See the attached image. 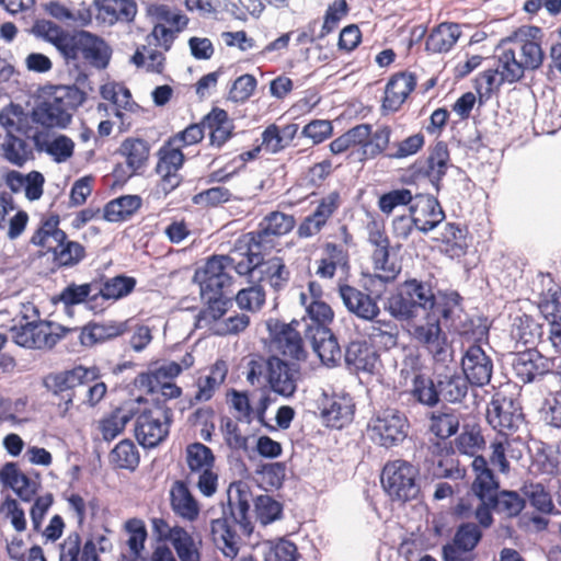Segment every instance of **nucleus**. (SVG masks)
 Listing matches in <instances>:
<instances>
[{"mask_svg":"<svg viewBox=\"0 0 561 561\" xmlns=\"http://www.w3.org/2000/svg\"><path fill=\"white\" fill-rule=\"evenodd\" d=\"M461 297L457 291L436 295L430 283L416 278L403 282L398 291L388 298L387 309L398 320H415L428 311H439L449 321L460 310Z\"/></svg>","mask_w":561,"mask_h":561,"instance_id":"1","label":"nucleus"},{"mask_svg":"<svg viewBox=\"0 0 561 561\" xmlns=\"http://www.w3.org/2000/svg\"><path fill=\"white\" fill-rule=\"evenodd\" d=\"M84 100V93L75 85L55 87L51 93L33 108V122L45 128L65 129Z\"/></svg>","mask_w":561,"mask_h":561,"instance_id":"2","label":"nucleus"},{"mask_svg":"<svg viewBox=\"0 0 561 561\" xmlns=\"http://www.w3.org/2000/svg\"><path fill=\"white\" fill-rule=\"evenodd\" d=\"M542 36L543 34L540 27L523 25L510 36L502 39L497 56L513 53L515 61L522 67V79L525 71L536 70L543 62L545 54L541 47Z\"/></svg>","mask_w":561,"mask_h":561,"instance_id":"3","label":"nucleus"},{"mask_svg":"<svg viewBox=\"0 0 561 561\" xmlns=\"http://www.w3.org/2000/svg\"><path fill=\"white\" fill-rule=\"evenodd\" d=\"M419 471L407 460L388 461L381 471V485L391 501L407 502L415 499L420 492Z\"/></svg>","mask_w":561,"mask_h":561,"instance_id":"4","label":"nucleus"},{"mask_svg":"<svg viewBox=\"0 0 561 561\" xmlns=\"http://www.w3.org/2000/svg\"><path fill=\"white\" fill-rule=\"evenodd\" d=\"M439 311H428L420 320H413L410 334L414 341L425 347L436 360H446L450 355L446 334L440 327Z\"/></svg>","mask_w":561,"mask_h":561,"instance_id":"5","label":"nucleus"},{"mask_svg":"<svg viewBox=\"0 0 561 561\" xmlns=\"http://www.w3.org/2000/svg\"><path fill=\"white\" fill-rule=\"evenodd\" d=\"M409 422L404 413L396 409H386L373 416L367 432L373 442L382 447H392L408 436Z\"/></svg>","mask_w":561,"mask_h":561,"instance_id":"6","label":"nucleus"},{"mask_svg":"<svg viewBox=\"0 0 561 561\" xmlns=\"http://www.w3.org/2000/svg\"><path fill=\"white\" fill-rule=\"evenodd\" d=\"M172 411L163 405L142 411L135 423V436L145 448H153L169 435L172 423Z\"/></svg>","mask_w":561,"mask_h":561,"instance_id":"7","label":"nucleus"},{"mask_svg":"<svg viewBox=\"0 0 561 561\" xmlns=\"http://www.w3.org/2000/svg\"><path fill=\"white\" fill-rule=\"evenodd\" d=\"M265 380L270 389L285 398L290 399L302 380L301 368L296 363H289L276 355L265 360Z\"/></svg>","mask_w":561,"mask_h":561,"instance_id":"8","label":"nucleus"},{"mask_svg":"<svg viewBox=\"0 0 561 561\" xmlns=\"http://www.w3.org/2000/svg\"><path fill=\"white\" fill-rule=\"evenodd\" d=\"M295 225L296 219L293 215L272 211L262 219L256 231L241 236V243L243 247H249L254 242L264 251L271 250L275 245V240L289 233Z\"/></svg>","mask_w":561,"mask_h":561,"instance_id":"9","label":"nucleus"},{"mask_svg":"<svg viewBox=\"0 0 561 561\" xmlns=\"http://www.w3.org/2000/svg\"><path fill=\"white\" fill-rule=\"evenodd\" d=\"M489 424L502 437H507L524 424V414L518 402L504 396H495L486 411Z\"/></svg>","mask_w":561,"mask_h":561,"instance_id":"10","label":"nucleus"},{"mask_svg":"<svg viewBox=\"0 0 561 561\" xmlns=\"http://www.w3.org/2000/svg\"><path fill=\"white\" fill-rule=\"evenodd\" d=\"M495 69L483 71L476 79V90L480 98H489L503 83H514L520 80L522 67L508 53L504 56H496Z\"/></svg>","mask_w":561,"mask_h":561,"instance_id":"11","label":"nucleus"},{"mask_svg":"<svg viewBox=\"0 0 561 561\" xmlns=\"http://www.w3.org/2000/svg\"><path fill=\"white\" fill-rule=\"evenodd\" d=\"M266 329L273 350L297 362H302L307 358L302 337L291 323H285L278 319H268L266 321Z\"/></svg>","mask_w":561,"mask_h":561,"instance_id":"12","label":"nucleus"},{"mask_svg":"<svg viewBox=\"0 0 561 561\" xmlns=\"http://www.w3.org/2000/svg\"><path fill=\"white\" fill-rule=\"evenodd\" d=\"M9 335L16 345L36 350L51 348L60 337L53 332L51 323L47 321L13 325L9 330Z\"/></svg>","mask_w":561,"mask_h":561,"instance_id":"13","label":"nucleus"},{"mask_svg":"<svg viewBox=\"0 0 561 561\" xmlns=\"http://www.w3.org/2000/svg\"><path fill=\"white\" fill-rule=\"evenodd\" d=\"M556 357H546L535 348H528L513 356L512 367L524 383L533 382L554 371Z\"/></svg>","mask_w":561,"mask_h":561,"instance_id":"14","label":"nucleus"},{"mask_svg":"<svg viewBox=\"0 0 561 561\" xmlns=\"http://www.w3.org/2000/svg\"><path fill=\"white\" fill-rule=\"evenodd\" d=\"M463 377L469 383L483 387L491 380L493 362L479 345H470L461 359Z\"/></svg>","mask_w":561,"mask_h":561,"instance_id":"15","label":"nucleus"},{"mask_svg":"<svg viewBox=\"0 0 561 561\" xmlns=\"http://www.w3.org/2000/svg\"><path fill=\"white\" fill-rule=\"evenodd\" d=\"M195 278L199 280L202 295H205V293H222L224 288L231 284L227 255L210 257L203 271L196 272Z\"/></svg>","mask_w":561,"mask_h":561,"instance_id":"16","label":"nucleus"},{"mask_svg":"<svg viewBox=\"0 0 561 561\" xmlns=\"http://www.w3.org/2000/svg\"><path fill=\"white\" fill-rule=\"evenodd\" d=\"M340 206L341 195L339 192L333 191L323 196L318 202L316 209L299 225L298 236L310 238L319 233Z\"/></svg>","mask_w":561,"mask_h":561,"instance_id":"17","label":"nucleus"},{"mask_svg":"<svg viewBox=\"0 0 561 561\" xmlns=\"http://www.w3.org/2000/svg\"><path fill=\"white\" fill-rule=\"evenodd\" d=\"M482 537L479 526L473 523L460 525L451 543L444 546L445 561H471L470 552L476 548Z\"/></svg>","mask_w":561,"mask_h":561,"instance_id":"18","label":"nucleus"},{"mask_svg":"<svg viewBox=\"0 0 561 561\" xmlns=\"http://www.w3.org/2000/svg\"><path fill=\"white\" fill-rule=\"evenodd\" d=\"M414 226L426 233L437 227L445 218V214L438 201L432 195L420 194L414 197L410 207Z\"/></svg>","mask_w":561,"mask_h":561,"instance_id":"19","label":"nucleus"},{"mask_svg":"<svg viewBox=\"0 0 561 561\" xmlns=\"http://www.w3.org/2000/svg\"><path fill=\"white\" fill-rule=\"evenodd\" d=\"M354 409L355 405L351 396L345 393L333 394L323 399L321 416L328 426L342 428L353 420Z\"/></svg>","mask_w":561,"mask_h":561,"instance_id":"20","label":"nucleus"},{"mask_svg":"<svg viewBox=\"0 0 561 561\" xmlns=\"http://www.w3.org/2000/svg\"><path fill=\"white\" fill-rule=\"evenodd\" d=\"M0 482L14 491L25 502H30L39 488L38 476L25 474L15 462H7L0 470Z\"/></svg>","mask_w":561,"mask_h":561,"instance_id":"21","label":"nucleus"},{"mask_svg":"<svg viewBox=\"0 0 561 561\" xmlns=\"http://www.w3.org/2000/svg\"><path fill=\"white\" fill-rule=\"evenodd\" d=\"M59 224L58 215L43 216L30 239V244L38 248L43 254L56 250L66 239V232L60 229Z\"/></svg>","mask_w":561,"mask_h":561,"instance_id":"22","label":"nucleus"},{"mask_svg":"<svg viewBox=\"0 0 561 561\" xmlns=\"http://www.w3.org/2000/svg\"><path fill=\"white\" fill-rule=\"evenodd\" d=\"M339 295L345 308L359 319L371 321L380 313L377 301L353 286L340 285Z\"/></svg>","mask_w":561,"mask_h":561,"instance_id":"23","label":"nucleus"},{"mask_svg":"<svg viewBox=\"0 0 561 561\" xmlns=\"http://www.w3.org/2000/svg\"><path fill=\"white\" fill-rule=\"evenodd\" d=\"M262 251L264 250L254 242L243 247L241 237L238 238L234 248L227 255L230 272L234 271L239 275L259 272L263 261Z\"/></svg>","mask_w":561,"mask_h":561,"instance_id":"24","label":"nucleus"},{"mask_svg":"<svg viewBox=\"0 0 561 561\" xmlns=\"http://www.w3.org/2000/svg\"><path fill=\"white\" fill-rule=\"evenodd\" d=\"M169 496L171 510L178 517L190 523L198 518L201 505L186 482L182 480L174 481L171 485Z\"/></svg>","mask_w":561,"mask_h":561,"instance_id":"25","label":"nucleus"},{"mask_svg":"<svg viewBox=\"0 0 561 561\" xmlns=\"http://www.w3.org/2000/svg\"><path fill=\"white\" fill-rule=\"evenodd\" d=\"M194 362L192 353H185L180 362H164L148 373L140 374L137 382L140 387L147 388L148 391L152 392L163 379L178 377L183 370L191 368Z\"/></svg>","mask_w":561,"mask_h":561,"instance_id":"26","label":"nucleus"},{"mask_svg":"<svg viewBox=\"0 0 561 561\" xmlns=\"http://www.w3.org/2000/svg\"><path fill=\"white\" fill-rule=\"evenodd\" d=\"M416 85V78L411 72L393 75L385 89L382 110L397 112Z\"/></svg>","mask_w":561,"mask_h":561,"instance_id":"27","label":"nucleus"},{"mask_svg":"<svg viewBox=\"0 0 561 561\" xmlns=\"http://www.w3.org/2000/svg\"><path fill=\"white\" fill-rule=\"evenodd\" d=\"M240 531L232 519L224 517L211 520L210 534L216 547L225 557L233 559L240 549Z\"/></svg>","mask_w":561,"mask_h":561,"instance_id":"28","label":"nucleus"},{"mask_svg":"<svg viewBox=\"0 0 561 561\" xmlns=\"http://www.w3.org/2000/svg\"><path fill=\"white\" fill-rule=\"evenodd\" d=\"M474 480L471 485L472 493L479 501H492L497 493L500 482L489 467L488 460L479 455L471 462Z\"/></svg>","mask_w":561,"mask_h":561,"instance_id":"29","label":"nucleus"},{"mask_svg":"<svg viewBox=\"0 0 561 561\" xmlns=\"http://www.w3.org/2000/svg\"><path fill=\"white\" fill-rule=\"evenodd\" d=\"M136 280L133 277L118 275L106 279L102 287L88 300L87 306L94 312L103 310V306H99L98 301L101 300H117L133 291Z\"/></svg>","mask_w":561,"mask_h":561,"instance_id":"30","label":"nucleus"},{"mask_svg":"<svg viewBox=\"0 0 561 561\" xmlns=\"http://www.w3.org/2000/svg\"><path fill=\"white\" fill-rule=\"evenodd\" d=\"M183 162L184 154L172 140L159 150L157 172L162 176L163 182L168 184L170 188H174L179 185L180 179L178 171L182 168Z\"/></svg>","mask_w":561,"mask_h":561,"instance_id":"31","label":"nucleus"},{"mask_svg":"<svg viewBox=\"0 0 561 561\" xmlns=\"http://www.w3.org/2000/svg\"><path fill=\"white\" fill-rule=\"evenodd\" d=\"M95 379V368L78 366L70 370L49 375L46 379V385L50 390L57 393L67 391L78 386L88 385Z\"/></svg>","mask_w":561,"mask_h":561,"instance_id":"32","label":"nucleus"},{"mask_svg":"<svg viewBox=\"0 0 561 561\" xmlns=\"http://www.w3.org/2000/svg\"><path fill=\"white\" fill-rule=\"evenodd\" d=\"M27 222V213L24 210H15V205L11 196H0V231L7 230V237L10 240H15L24 232Z\"/></svg>","mask_w":561,"mask_h":561,"instance_id":"33","label":"nucleus"},{"mask_svg":"<svg viewBox=\"0 0 561 561\" xmlns=\"http://www.w3.org/2000/svg\"><path fill=\"white\" fill-rule=\"evenodd\" d=\"M229 506L230 519L238 525L240 533L244 536L251 535L253 526L249 517L250 493L245 485L239 483L234 486V491L232 489L229 491Z\"/></svg>","mask_w":561,"mask_h":561,"instance_id":"34","label":"nucleus"},{"mask_svg":"<svg viewBox=\"0 0 561 561\" xmlns=\"http://www.w3.org/2000/svg\"><path fill=\"white\" fill-rule=\"evenodd\" d=\"M98 19L113 25L117 22H131L137 13L133 0H95Z\"/></svg>","mask_w":561,"mask_h":561,"instance_id":"35","label":"nucleus"},{"mask_svg":"<svg viewBox=\"0 0 561 561\" xmlns=\"http://www.w3.org/2000/svg\"><path fill=\"white\" fill-rule=\"evenodd\" d=\"M228 374V365L225 360H217L209 370V374L202 376L196 381L197 391L190 399V404L209 401L216 390L226 380Z\"/></svg>","mask_w":561,"mask_h":561,"instance_id":"36","label":"nucleus"},{"mask_svg":"<svg viewBox=\"0 0 561 561\" xmlns=\"http://www.w3.org/2000/svg\"><path fill=\"white\" fill-rule=\"evenodd\" d=\"M345 363L355 371L374 373L378 365V355L366 342L355 341L345 351Z\"/></svg>","mask_w":561,"mask_h":561,"instance_id":"37","label":"nucleus"},{"mask_svg":"<svg viewBox=\"0 0 561 561\" xmlns=\"http://www.w3.org/2000/svg\"><path fill=\"white\" fill-rule=\"evenodd\" d=\"M129 322L130 320L88 324L80 333V342L84 346H93L99 342L119 336L129 330Z\"/></svg>","mask_w":561,"mask_h":561,"instance_id":"38","label":"nucleus"},{"mask_svg":"<svg viewBox=\"0 0 561 561\" xmlns=\"http://www.w3.org/2000/svg\"><path fill=\"white\" fill-rule=\"evenodd\" d=\"M0 156L15 167H23L33 159V148L27 140L13 134L0 137Z\"/></svg>","mask_w":561,"mask_h":561,"instance_id":"39","label":"nucleus"},{"mask_svg":"<svg viewBox=\"0 0 561 561\" xmlns=\"http://www.w3.org/2000/svg\"><path fill=\"white\" fill-rule=\"evenodd\" d=\"M460 27L456 23H440L426 38V50L440 54L450 50L460 37Z\"/></svg>","mask_w":561,"mask_h":561,"instance_id":"40","label":"nucleus"},{"mask_svg":"<svg viewBox=\"0 0 561 561\" xmlns=\"http://www.w3.org/2000/svg\"><path fill=\"white\" fill-rule=\"evenodd\" d=\"M118 153L125 158L128 169L136 173L146 165L150 146L141 138L128 137L121 144Z\"/></svg>","mask_w":561,"mask_h":561,"instance_id":"41","label":"nucleus"},{"mask_svg":"<svg viewBox=\"0 0 561 561\" xmlns=\"http://www.w3.org/2000/svg\"><path fill=\"white\" fill-rule=\"evenodd\" d=\"M101 95L104 100L111 101L117 108L115 116L124 124L125 114L121 110L136 112L138 105L133 101L130 91L123 84L108 82L101 87Z\"/></svg>","mask_w":561,"mask_h":561,"instance_id":"42","label":"nucleus"},{"mask_svg":"<svg viewBox=\"0 0 561 561\" xmlns=\"http://www.w3.org/2000/svg\"><path fill=\"white\" fill-rule=\"evenodd\" d=\"M141 206L138 195H124L108 202L103 210V218L110 222L127 220Z\"/></svg>","mask_w":561,"mask_h":561,"instance_id":"43","label":"nucleus"},{"mask_svg":"<svg viewBox=\"0 0 561 561\" xmlns=\"http://www.w3.org/2000/svg\"><path fill=\"white\" fill-rule=\"evenodd\" d=\"M80 44L83 46V60L99 69L108 65L112 50L103 38L87 32L85 39Z\"/></svg>","mask_w":561,"mask_h":561,"instance_id":"44","label":"nucleus"},{"mask_svg":"<svg viewBox=\"0 0 561 561\" xmlns=\"http://www.w3.org/2000/svg\"><path fill=\"white\" fill-rule=\"evenodd\" d=\"M203 124L210 131L211 145L220 147L231 137L232 123L229 121L225 110L214 108L206 115Z\"/></svg>","mask_w":561,"mask_h":561,"instance_id":"45","label":"nucleus"},{"mask_svg":"<svg viewBox=\"0 0 561 561\" xmlns=\"http://www.w3.org/2000/svg\"><path fill=\"white\" fill-rule=\"evenodd\" d=\"M316 264V274L319 277L332 278L337 267H344L347 264V255L341 247L328 243L323 256Z\"/></svg>","mask_w":561,"mask_h":561,"instance_id":"46","label":"nucleus"},{"mask_svg":"<svg viewBox=\"0 0 561 561\" xmlns=\"http://www.w3.org/2000/svg\"><path fill=\"white\" fill-rule=\"evenodd\" d=\"M437 383L439 398L451 403L461 401L468 392L469 382L457 373L440 375Z\"/></svg>","mask_w":561,"mask_h":561,"instance_id":"47","label":"nucleus"},{"mask_svg":"<svg viewBox=\"0 0 561 561\" xmlns=\"http://www.w3.org/2000/svg\"><path fill=\"white\" fill-rule=\"evenodd\" d=\"M186 463L190 469L187 479H195V473L213 468L215 457L211 449L202 443H193L186 447Z\"/></svg>","mask_w":561,"mask_h":561,"instance_id":"48","label":"nucleus"},{"mask_svg":"<svg viewBox=\"0 0 561 561\" xmlns=\"http://www.w3.org/2000/svg\"><path fill=\"white\" fill-rule=\"evenodd\" d=\"M449 162V152L447 146L443 142H438L426 160V164L423 169L424 174L430 179L434 186H438V183L446 174Z\"/></svg>","mask_w":561,"mask_h":561,"instance_id":"49","label":"nucleus"},{"mask_svg":"<svg viewBox=\"0 0 561 561\" xmlns=\"http://www.w3.org/2000/svg\"><path fill=\"white\" fill-rule=\"evenodd\" d=\"M259 273L260 279L267 283L275 290L283 289L289 280V271L280 257H272L266 262L262 261Z\"/></svg>","mask_w":561,"mask_h":561,"instance_id":"50","label":"nucleus"},{"mask_svg":"<svg viewBox=\"0 0 561 561\" xmlns=\"http://www.w3.org/2000/svg\"><path fill=\"white\" fill-rule=\"evenodd\" d=\"M489 448V466H493L499 470L500 473L503 474H508L511 471V465L507 457H520V453L515 455V450L512 448V442L507 437L495 438L493 442H491Z\"/></svg>","mask_w":561,"mask_h":561,"instance_id":"51","label":"nucleus"},{"mask_svg":"<svg viewBox=\"0 0 561 561\" xmlns=\"http://www.w3.org/2000/svg\"><path fill=\"white\" fill-rule=\"evenodd\" d=\"M202 297L207 301L208 306L197 316V325L199 328L208 327L211 331V327L222 320L221 318L227 310V302L222 299V293H205Z\"/></svg>","mask_w":561,"mask_h":561,"instance_id":"52","label":"nucleus"},{"mask_svg":"<svg viewBox=\"0 0 561 561\" xmlns=\"http://www.w3.org/2000/svg\"><path fill=\"white\" fill-rule=\"evenodd\" d=\"M48 254H51L53 261L60 267H72L80 263L85 256L84 247L77 242L66 239L61 242V245L57 247L56 250H51Z\"/></svg>","mask_w":561,"mask_h":561,"instance_id":"53","label":"nucleus"},{"mask_svg":"<svg viewBox=\"0 0 561 561\" xmlns=\"http://www.w3.org/2000/svg\"><path fill=\"white\" fill-rule=\"evenodd\" d=\"M34 141L38 149L45 150L57 163L66 162L73 156L75 142L66 135H58L43 146L38 136L34 137Z\"/></svg>","mask_w":561,"mask_h":561,"instance_id":"54","label":"nucleus"},{"mask_svg":"<svg viewBox=\"0 0 561 561\" xmlns=\"http://www.w3.org/2000/svg\"><path fill=\"white\" fill-rule=\"evenodd\" d=\"M178 534L171 545L180 561H201L202 541L193 537L185 528L179 530Z\"/></svg>","mask_w":561,"mask_h":561,"instance_id":"55","label":"nucleus"},{"mask_svg":"<svg viewBox=\"0 0 561 561\" xmlns=\"http://www.w3.org/2000/svg\"><path fill=\"white\" fill-rule=\"evenodd\" d=\"M262 547L264 561H297L299 557L296 545L286 539L267 540Z\"/></svg>","mask_w":561,"mask_h":561,"instance_id":"56","label":"nucleus"},{"mask_svg":"<svg viewBox=\"0 0 561 561\" xmlns=\"http://www.w3.org/2000/svg\"><path fill=\"white\" fill-rule=\"evenodd\" d=\"M493 508L506 517L517 516L525 507V499L516 491H497L492 499Z\"/></svg>","mask_w":561,"mask_h":561,"instance_id":"57","label":"nucleus"},{"mask_svg":"<svg viewBox=\"0 0 561 561\" xmlns=\"http://www.w3.org/2000/svg\"><path fill=\"white\" fill-rule=\"evenodd\" d=\"M373 264L375 276L383 283L393 282L401 271V266L389 257V249L374 250Z\"/></svg>","mask_w":561,"mask_h":561,"instance_id":"58","label":"nucleus"},{"mask_svg":"<svg viewBox=\"0 0 561 561\" xmlns=\"http://www.w3.org/2000/svg\"><path fill=\"white\" fill-rule=\"evenodd\" d=\"M320 340L314 339L313 347L321 362L327 366H334L342 358V352L337 340L328 330L322 331Z\"/></svg>","mask_w":561,"mask_h":561,"instance_id":"59","label":"nucleus"},{"mask_svg":"<svg viewBox=\"0 0 561 561\" xmlns=\"http://www.w3.org/2000/svg\"><path fill=\"white\" fill-rule=\"evenodd\" d=\"M131 413L123 409H117L108 416L100 421L99 430L104 440H113L125 428L126 424L131 420Z\"/></svg>","mask_w":561,"mask_h":561,"instance_id":"60","label":"nucleus"},{"mask_svg":"<svg viewBox=\"0 0 561 561\" xmlns=\"http://www.w3.org/2000/svg\"><path fill=\"white\" fill-rule=\"evenodd\" d=\"M27 124V114L21 105L11 103L0 111V125L7 130V134L25 131Z\"/></svg>","mask_w":561,"mask_h":561,"instance_id":"61","label":"nucleus"},{"mask_svg":"<svg viewBox=\"0 0 561 561\" xmlns=\"http://www.w3.org/2000/svg\"><path fill=\"white\" fill-rule=\"evenodd\" d=\"M523 493L528 499L530 505L538 512L542 514L554 513L552 497L541 483L525 484Z\"/></svg>","mask_w":561,"mask_h":561,"instance_id":"62","label":"nucleus"},{"mask_svg":"<svg viewBox=\"0 0 561 561\" xmlns=\"http://www.w3.org/2000/svg\"><path fill=\"white\" fill-rule=\"evenodd\" d=\"M411 393L420 403L434 407L439 401L438 383H434L432 379L422 375H416L413 378V388Z\"/></svg>","mask_w":561,"mask_h":561,"instance_id":"63","label":"nucleus"},{"mask_svg":"<svg viewBox=\"0 0 561 561\" xmlns=\"http://www.w3.org/2000/svg\"><path fill=\"white\" fill-rule=\"evenodd\" d=\"M111 461L122 469L134 470L139 463V453L128 439L119 442L111 451Z\"/></svg>","mask_w":561,"mask_h":561,"instance_id":"64","label":"nucleus"}]
</instances>
